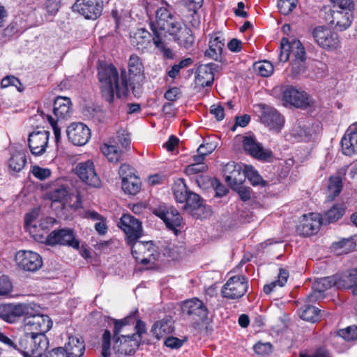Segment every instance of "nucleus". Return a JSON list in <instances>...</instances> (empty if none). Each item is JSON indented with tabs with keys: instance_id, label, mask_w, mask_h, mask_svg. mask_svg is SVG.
<instances>
[{
	"instance_id": "nucleus-55",
	"label": "nucleus",
	"mask_w": 357,
	"mask_h": 357,
	"mask_svg": "<svg viewBox=\"0 0 357 357\" xmlns=\"http://www.w3.org/2000/svg\"><path fill=\"white\" fill-rule=\"evenodd\" d=\"M245 178L250 181L252 185H258L261 184L264 181L258 172L252 167H246L245 172Z\"/></svg>"
},
{
	"instance_id": "nucleus-18",
	"label": "nucleus",
	"mask_w": 357,
	"mask_h": 357,
	"mask_svg": "<svg viewBox=\"0 0 357 357\" xmlns=\"http://www.w3.org/2000/svg\"><path fill=\"white\" fill-rule=\"evenodd\" d=\"M73 8L86 19L96 20L101 15L102 3L100 0H77Z\"/></svg>"
},
{
	"instance_id": "nucleus-61",
	"label": "nucleus",
	"mask_w": 357,
	"mask_h": 357,
	"mask_svg": "<svg viewBox=\"0 0 357 357\" xmlns=\"http://www.w3.org/2000/svg\"><path fill=\"white\" fill-rule=\"evenodd\" d=\"M12 284L5 275L0 276V296L9 294L12 290Z\"/></svg>"
},
{
	"instance_id": "nucleus-62",
	"label": "nucleus",
	"mask_w": 357,
	"mask_h": 357,
	"mask_svg": "<svg viewBox=\"0 0 357 357\" xmlns=\"http://www.w3.org/2000/svg\"><path fill=\"white\" fill-rule=\"evenodd\" d=\"M33 175L40 179L44 180L51 175V171L48 168H42L38 166H34L32 169Z\"/></svg>"
},
{
	"instance_id": "nucleus-43",
	"label": "nucleus",
	"mask_w": 357,
	"mask_h": 357,
	"mask_svg": "<svg viewBox=\"0 0 357 357\" xmlns=\"http://www.w3.org/2000/svg\"><path fill=\"white\" fill-rule=\"evenodd\" d=\"M342 188V178L339 176H331L328 181V198L331 200L339 195Z\"/></svg>"
},
{
	"instance_id": "nucleus-13",
	"label": "nucleus",
	"mask_w": 357,
	"mask_h": 357,
	"mask_svg": "<svg viewBox=\"0 0 357 357\" xmlns=\"http://www.w3.org/2000/svg\"><path fill=\"white\" fill-rule=\"evenodd\" d=\"M15 261L18 268L27 272H36L43 265L42 257L31 250H19L15 255Z\"/></svg>"
},
{
	"instance_id": "nucleus-24",
	"label": "nucleus",
	"mask_w": 357,
	"mask_h": 357,
	"mask_svg": "<svg viewBox=\"0 0 357 357\" xmlns=\"http://www.w3.org/2000/svg\"><path fill=\"white\" fill-rule=\"evenodd\" d=\"M243 146L247 153L258 160L268 161L272 158L271 151L264 149L261 144L252 137H244Z\"/></svg>"
},
{
	"instance_id": "nucleus-9",
	"label": "nucleus",
	"mask_w": 357,
	"mask_h": 357,
	"mask_svg": "<svg viewBox=\"0 0 357 357\" xmlns=\"http://www.w3.org/2000/svg\"><path fill=\"white\" fill-rule=\"evenodd\" d=\"M132 256L137 261L144 265H153L158 259L160 253L152 241H135L129 244Z\"/></svg>"
},
{
	"instance_id": "nucleus-2",
	"label": "nucleus",
	"mask_w": 357,
	"mask_h": 357,
	"mask_svg": "<svg viewBox=\"0 0 357 357\" xmlns=\"http://www.w3.org/2000/svg\"><path fill=\"white\" fill-rule=\"evenodd\" d=\"M98 77L102 95L109 103L114 101L115 95L117 98L126 96L132 84L126 71L122 70L119 77L116 68L112 64L101 66L98 70Z\"/></svg>"
},
{
	"instance_id": "nucleus-17",
	"label": "nucleus",
	"mask_w": 357,
	"mask_h": 357,
	"mask_svg": "<svg viewBox=\"0 0 357 357\" xmlns=\"http://www.w3.org/2000/svg\"><path fill=\"white\" fill-rule=\"evenodd\" d=\"M118 226L124 231L128 244L133 243L142 236L141 222L130 215H123L121 218Z\"/></svg>"
},
{
	"instance_id": "nucleus-37",
	"label": "nucleus",
	"mask_w": 357,
	"mask_h": 357,
	"mask_svg": "<svg viewBox=\"0 0 357 357\" xmlns=\"http://www.w3.org/2000/svg\"><path fill=\"white\" fill-rule=\"evenodd\" d=\"M100 149L103 155L112 162H117L121 159L123 152L115 145L105 143Z\"/></svg>"
},
{
	"instance_id": "nucleus-8",
	"label": "nucleus",
	"mask_w": 357,
	"mask_h": 357,
	"mask_svg": "<svg viewBox=\"0 0 357 357\" xmlns=\"http://www.w3.org/2000/svg\"><path fill=\"white\" fill-rule=\"evenodd\" d=\"M354 6L328 9L325 12L324 19L328 24L339 31L347 29L351 24Z\"/></svg>"
},
{
	"instance_id": "nucleus-26",
	"label": "nucleus",
	"mask_w": 357,
	"mask_h": 357,
	"mask_svg": "<svg viewBox=\"0 0 357 357\" xmlns=\"http://www.w3.org/2000/svg\"><path fill=\"white\" fill-rule=\"evenodd\" d=\"M50 133L46 130H40L31 133L29 136V147L33 155H40L45 152Z\"/></svg>"
},
{
	"instance_id": "nucleus-27",
	"label": "nucleus",
	"mask_w": 357,
	"mask_h": 357,
	"mask_svg": "<svg viewBox=\"0 0 357 357\" xmlns=\"http://www.w3.org/2000/svg\"><path fill=\"white\" fill-rule=\"evenodd\" d=\"M284 100L297 107H304L309 104L307 94L293 86H287L283 92Z\"/></svg>"
},
{
	"instance_id": "nucleus-57",
	"label": "nucleus",
	"mask_w": 357,
	"mask_h": 357,
	"mask_svg": "<svg viewBox=\"0 0 357 357\" xmlns=\"http://www.w3.org/2000/svg\"><path fill=\"white\" fill-rule=\"evenodd\" d=\"M61 6V0H46L44 8L49 15H55Z\"/></svg>"
},
{
	"instance_id": "nucleus-7",
	"label": "nucleus",
	"mask_w": 357,
	"mask_h": 357,
	"mask_svg": "<svg viewBox=\"0 0 357 357\" xmlns=\"http://www.w3.org/2000/svg\"><path fill=\"white\" fill-rule=\"evenodd\" d=\"M30 314H26L24 319L25 331H30L31 333L45 334L52 327V321L47 315L40 314L39 305L30 303Z\"/></svg>"
},
{
	"instance_id": "nucleus-6",
	"label": "nucleus",
	"mask_w": 357,
	"mask_h": 357,
	"mask_svg": "<svg viewBox=\"0 0 357 357\" xmlns=\"http://www.w3.org/2000/svg\"><path fill=\"white\" fill-rule=\"evenodd\" d=\"M172 190L176 201L183 204L184 210L191 213L193 216H200L197 211L202 210L203 208L202 200L199 195L188 190L183 179H176Z\"/></svg>"
},
{
	"instance_id": "nucleus-21",
	"label": "nucleus",
	"mask_w": 357,
	"mask_h": 357,
	"mask_svg": "<svg viewBox=\"0 0 357 357\" xmlns=\"http://www.w3.org/2000/svg\"><path fill=\"white\" fill-rule=\"evenodd\" d=\"M139 340L135 334L123 335L114 339V351L122 355H132L139 345Z\"/></svg>"
},
{
	"instance_id": "nucleus-42",
	"label": "nucleus",
	"mask_w": 357,
	"mask_h": 357,
	"mask_svg": "<svg viewBox=\"0 0 357 357\" xmlns=\"http://www.w3.org/2000/svg\"><path fill=\"white\" fill-rule=\"evenodd\" d=\"M33 352L43 353L48 346V340L45 334L31 333Z\"/></svg>"
},
{
	"instance_id": "nucleus-35",
	"label": "nucleus",
	"mask_w": 357,
	"mask_h": 357,
	"mask_svg": "<svg viewBox=\"0 0 357 357\" xmlns=\"http://www.w3.org/2000/svg\"><path fill=\"white\" fill-rule=\"evenodd\" d=\"M173 331L172 321L168 319H162L156 321L151 328V332L158 339L160 340L170 334Z\"/></svg>"
},
{
	"instance_id": "nucleus-30",
	"label": "nucleus",
	"mask_w": 357,
	"mask_h": 357,
	"mask_svg": "<svg viewBox=\"0 0 357 357\" xmlns=\"http://www.w3.org/2000/svg\"><path fill=\"white\" fill-rule=\"evenodd\" d=\"M152 41L151 33L144 29H139L130 35L131 45L142 52L150 47Z\"/></svg>"
},
{
	"instance_id": "nucleus-60",
	"label": "nucleus",
	"mask_w": 357,
	"mask_h": 357,
	"mask_svg": "<svg viewBox=\"0 0 357 357\" xmlns=\"http://www.w3.org/2000/svg\"><path fill=\"white\" fill-rule=\"evenodd\" d=\"M208 167L205 163H192L185 168V173L188 175H193L206 171Z\"/></svg>"
},
{
	"instance_id": "nucleus-32",
	"label": "nucleus",
	"mask_w": 357,
	"mask_h": 357,
	"mask_svg": "<svg viewBox=\"0 0 357 357\" xmlns=\"http://www.w3.org/2000/svg\"><path fill=\"white\" fill-rule=\"evenodd\" d=\"M213 63L200 65L196 71V83L202 86H210L214 80Z\"/></svg>"
},
{
	"instance_id": "nucleus-41",
	"label": "nucleus",
	"mask_w": 357,
	"mask_h": 357,
	"mask_svg": "<svg viewBox=\"0 0 357 357\" xmlns=\"http://www.w3.org/2000/svg\"><path fill=\"white\" fill-rule=\"evenodd\" d=\"M290 54L294 57L293 61H299L301 62L305 61V51L302 43L298 40H293L287 45Z\"/></svg>"
},
{
	"instance_id": "nucleus-51",
	"label": "nucleus",
	"mask_w": 357,
	"mask_h": 357,
	"mask_svg": "<svg viewBox=\"0 0 357 357\" xmlns=\"http://www.w3.org/2000/svg\"><path fill=\"white\" fill-rule=\"evenodd\" d=\"M154 36L153 37V43L162 53L165 57L166 58H172V52L169 48H167L164 43L162 40V38L166 36L165 35H158L157 36V33L155 31H153Z\"/></svg>"
},
{
	"instance_id": "nucleus-63",
	"label": "nucleus",
	"mask_w": 357,
	"mask_h": 357,
	"mask_svg": "<svg viewBox=\"0 0 357 357\" xmlns=\"http://www.w3.org/2000/svg\"><path fill=\"white\" fill-rule=\"evenodd\" d=\"M119 174L122 179V181H124L125 179H128V178L135 176L134 169L127 164H123L119 169Z\"/></svg>"
},
{
	"instance_id": "nucleus-19",
	"label": "nucleus",
	"mask_w": 357,
	"mask_h": 357,
	"mask_svg": "<svg viewBox=\"0 0 357 357\" xmlns=\"http://www.w3.org/2000/svg\"><path fill=\"white\" fill-rule=\"evenodd\" d=\"M322 224L320 214L317 213L305 214L301 218L297 231L304 236L312 235L318 232Z\"/></svg>"
},
{
	"instance_id": "nucleus-50",
	"label": "nucleus",
	"mask_w": 357,
	"mask_h": 357,
	"mask_svg": "<svg viewBox=\"0 0 357 357\" xmlns=\"http://www.w3.org/2000/svg\"><path fill=\"white\" fill-rule=\"evenodd\" d=\"M133 316L130 315L122 319H114V337L113 339H116V337H121L120 333L123 331V328L130 325L131 323V321L133 320Z\"/></svg>"
},
{
	"instance_id": "nucleus-16",
	"label": "nucleus",
	"mask_w": 357,
	"mask_h": 357,
	"mask_svg": "<svg viewBox=\"0 0 357 357\" xmlns=\"http://www.w3.org/2000/svg\"><path fill=\"white\" fill-rule=\"evenodd\" d=\"M75 174L85 184L93 188H99L101 181L96 174L93 162L88 160L79 162L75 169Z\"/></svg>"
},
{
	"instance_id": "nucleus-5",
	"label": "nucleus",
	"mask_w": 357,
	"mask_h": 357,
	"mask_svg": "<svg viewBox=\"0 0 357 357\" xmlns=\"http://www.w3.org/2000/svg\"><path fill=\"white\" fill-rule=\"evenodd\" d=\"M55 220L50 217H43L38 208H35L25 215L24 226L36 241L46 243L49 231Z\"/></svg>"
},
{
	"instance_id": "nucleus-33",
	"label": "nucleus",
	"mask_w": 357,
	"mask_h": 357,
	"mask_svg": "<svg viewBox=\"0 0 357 357\" xmlns=\"http://www.w3.org/2000/svg\"><path fill=\"white\" fill-rule=\"evenodd\" d=\"M70 357H82L85 350L82 338L75 336L69 337L68 343L63 348Z\"/></svg>"
},
{
	"instance_id": "nucleus-54",
	"label": "nucleus",
	"mask_w": 357,
	"mask_h": 357,
	"mask_svg": "<svg viewBox=\"0 0 357 357\" xmlns=\"http://www.w3.org/2000/svg\"><path fill=\"white\" fill-rule=\"evenodd\" d=\"M192 63V60L190 58L183 59L178 63L172 66L171 69L168 70L167 75L169 77L174 79L178 75L181 69L190 66Z\"/></svg>"
},
{
	"instance_id": "nucleus-29",
	"label": "nucleus",
	"mask_w": 357,
	"mask_h": 357,
	"mask_svg": "<svg viewBox=\"0 0 357 357\" xmlns=\"http://www.w3.org/2000/svg\"><path fill=\"white\" fill-rule=\"evenodd\" d=\"M313 132L305 123L298 122L289 130L285 137L292 142H306L310 139Z\"/></svg>"
},
{
	"instance_id": "nucleus-15",
	"label": "nucleus",
	"mask_w": 357,
	"mask_h": 357,
	"mask_svg": "<svg viewBox=\"0 0 357 357\" xmlns=\"http://www.w3.org/2000/svg\"><path fill=\"white\" fill-rule=\"evenodd\" d=\"M181 310L195 322L205 321L208 314L206 305L199 299L193 298L183 301L181 304Z\"/></svg>"
},
{
	"instance_id": "nucleus-53",
	"label": "nucleus",
	"mask_w": 357,
	"mask_h": 357,
	"mask_svg": "<svg viewBox=\"0 0 357 357\" xmlns=\"http://www.w3.org/2000/svg\"><path fill=\"white\" fill-rule=\"evenodd\" d=\"M297 6V0H278L280 12L284 15L291 13Z\"/></svg>"
},
{
	"instance_id": "nucleus-10",
	"label": "nucleus",
	"mask_w": 357,
	"mask_h": 357,
	"mask_svg": "<svg viewBox=\"0 0 357 357\" xmlns=\"http://www.w3.org/2000/svg\"><path fill=\"white\" fill-rule=\"evenodd\" d=\"M314 42L328 52H335L341 47L339 35L326 26H317L312 31Z\"/></svg>"
},
{
	"instance_id": "nucleus-28",
	"label": "nucleus",
	"mask_w": 357,
	"mask_h": 357,
	"mask_svg": "<svg viewBox=\"0 0 357 357\" xmlns=\"http://www.w3.org/2000/svg\"><path fill=\"white\" fill-rule=\"evenodd\" d=\"M342 153L346 155L357 154V123L351 125L341 140Z\"/></svg>"
},
{
	"instance_id": "nucleus-56",
	"label": "nucleus",
	"mask_w": 357,
	"mask_h": 357,
	"mask_svg": "<svg viewBox=\"0 0 357 357\" xmlns=\"http://www.w3.org/2000/svg\"><path fill=\"white\" fill-rule=\"evenodd\" d=\"M10 86H15L18 91H23V89L21 88L22 84L20 80L13 75L5 77L1 82V88H7Z\"/></svg>"
},
{
	"instance_id": "nucleus-48",
	"label": "nucleus",
	"mask_w": 357,
	"mask_h": 357,
	"mask_svg": "<svg viewBox=\"0 0 357 357\" xmlns=\"http://www.w3.org/2000/svg\"><path fill=\"white\" fill-rule=\"evenodd\" d=\"M255 70L262 77H268L273 73V64L267 61H262L255 64Z\"/></svg>"
},
{
	"instance_id": "nucleus-59",
	"label": "nucleus",
	"mask_w": 357,
	"mask_h": 357,
	"mask_svg": "<svg viewBox=\"0 0 357 357\" xmlns=\"http://www.w3.org/2000/svg\"><path fill=\"white\" fill-rule=\"evenodd\" d=\"M255 351L258 355H267L272 351V345L269 342H258L254 345Z\"/></svg>"
},
{
	"instance_id": "nucleus-46",
	"label": "nucleus",
	"mask_w": 357,
	"mask_h": 357,
	"mask_svg": "<svg viewBox=\"0 0 357 357\" xmlns=\"http://www.w3.org/2000/svg\"><path fill=\"white\" fill-rule=\"evenodd\" d=\"M19 349L24 356L33 354L31 333L26 331L19 340Z\"/></svg>"
},
{
	"instance_id": "nucleus-64",
	"label": "nucleus",
	"mask_w": 357,
	"mask_h": 357,
	"mask_svg": "<svg viewBox=\"0 0 357 357\" xmlns=\"http://www.w3.org/2000/svg\"><path fill=\"white\" fill-rule=\"evenodd\" d=\"M184 341V340L170 336L165 339V344L169 348L177 349L182 347Z\"/></svg>"
},
{
	"instance_id": "nucleus-40",
	"label": "nucleus",
	"mask_w": 357,
	"mask_h": 357,
	"mask_svg": "<svg viewBox=\"0 0 357 357\" xmlns=\"http://www.w3.org/2000/svg\"><path fill=\"white\" fill-rule=\"evenodd\" d=\"M128 65L130 75L132 77H141L143 75L144 66L137 55L131 54Z\"/></svg>"
},
{
	"instance_id": "nucleus-14",
	"label": "nucleus",
	"mask_w": 357,
	"mask_h": 357,
	"mask_svg": "<svg viewBox=\"0 0 357 357\" xmlns=\"http://www.w3.org/2000/svg\"><path fill=\"white\" fill-rule=\"evenodd\" d=\"M29 310H31L30 303L0 304V318L8 323L13 324L20 317H25L26 314H29Z\"/></svg>"
},
{
	"instance_id": "nucleus-36",
	"label": "nucleus",
	"mask_w": 357,
	"mask_h": 357,
	"mask_svg": "<svg viewBox=\"0 0 357 357\" xmlns=\"http://www.w3.org/2000/svg\"><path fill=\"white\" fill-rule=\"evenodd\" d=\"M305 305L299 312L300 317L307 321L316 322L320 317V310L310 305L306 300Z\"/></svg>"
},
{
	"instance_id": "nucleus-31",
	"label": "nucleus",
	"mask_w": 357,
	"mask_h": 357,
	"mask_svg": "<svg viewBox=\"0 0 357 357\" xmlns=\"http://www.w3.org/2000/svg\"><path fill=\"white\" fill-rule=\"evenodd\" d=\"M224 173L225 181L229 185L245 179V172L242 171L241 165L235 162H228L224 168Z\"/></svg>"
},
{
	"instance_id": "nucleus-49",
	"label": "nucleus",
	"mask_w": 357,
	"mask_h": 357,
	"mask_svg": "<svg viewBox=\"0 0 357 357\" xmlns=\"http://www.w3.org/2000/svg\"><path fill=\"white\" fill-rule=\"evenodd\" d=\"M112 335L109 331L105 330L102 336L101 354L103 357H109L111 355Z\"/></svg>"
},
{
	"instance_id": "nucleus-45",
	"label": "nucleus",
	"mask_w": 357,
	"mask_h": 357,
	"mask_svg": "<svg viewBox=\"0 0 357 357\" xmlns=\"http://www.w3.org/2000/svg\"><path fill=\"white\" fill-rule=\"evenodd\" d=\"M26 162V159L23 153H16L11 156L8 165L10 169L19 172L24 168Z\"/></svg>"
},
{
	"instance_id": "nucleus-39",
	"label": "nucleus",
	"mask_w": 357,
	"mask_h": 357,
	"mask_svg": "<svg viewBox=\"0 0 357 357\" xmlns=\"http://www.w3.org/2000/svg\"><path fill=\"white\" fill-rule=\"evenodd\" d=\"M344 209L340 204L334 205L321 217L323 224H329L339 220L344 214Z\"/></svg>"
},
{
	"instance_id": "nucleus-23",
	"label": "nucleus",
	"mask_w": 357,
	"mask_h": 357,
	"mask_svg": "<svg viewBox=\"0 0 357 357\" xmlns=\"http://www.w3.org/2000/svg\"><path fill=\"white\" fill-rule=\"evenodd\" d=\"M154 214L162 219L166 226L172 230L180 227L182 223V218L177 210L172 206L160 205L153 211Z\"/></svg>"
},
{
	"instance_id": "nucleus-3",
	"label": "nucleus",
	"mask_w": 357,
	"mask_h": 357,
	"mask_svg": "<svg viewBox=\"0 0 357 357\" xmlns=\"http://www.w3.org/2000/svg\"><path fill=\"white\" fill-rule=\"evenodd\" d=\"M332 287L337 289H351L357 295V271L352 270L349 275H333L315 279L312 283V292L307 296L308 303H314L321 297V293Z\"/></svg>"
},
{
	"instance_id": "nucleus-58",
	"label": "nucleus",
	"mask_w": 357,
	"mask_h": 357,
	"mask_svg": "<svg viewBox=\"0 0 357 357\" xmlns=\"http://www.w3.org/2000/svg\"><path fill=\"white\" fill-rule=\"evenodd\" d=\"M204 149H205V146L204 144H202L199 146V148L197 149V154L195 155L192 157V160H193L192 163H197V164L204 163V160L205 156L207 155L208 154L211 153L213 151L214 147L211 146L210 149L207 151H205Z\"/></svg>"
},
{
	"instance_id": "nucleus-34",
	"label": "nucleus",
	"mask_w": 357,
	"mask_h": 357,
	"mask_svg": "<svg viewBox=\"0 0 357 357\" xmlns=\"http://www.w3.org/2000/svg\"><path fill=\"white\" fill-rule=\"evenodd\" d=\"M224 46V40L220 36H212L208 42V48L205 51V56L215 61L218 60Z\"/></svg>"
},
{
	"instance_id": "nucleus-44",
	"label": "nucleus",
	"mask_w": 357,
	"mask_h": 357,
	"mask_svg": "<svg viewBox=\"0 0 357 357\" xmlns=\"http://www.w3.org/2000/svg\"><path fill=\"white\" fill-rule=\"evenodd\" d=\"M289 278V273L284 268H280L278 280L272 282L269 284H266L264 287V291L266 294H269L274 290L276 286L283 287L286 284Z\"/></svg>"
},
{
	"instance_id": "nucleus-22",
	"label": "nucleus",
	"mask_w": 357,
	"mask_h": 357,
	"mask_svg": "<svg viewBox=\"0 0 357 357\" xmlns=\"http://www.w3.org/2000/svg\"><path fill=\"white\" fill-rule=\"evenodd\" d=\"M261 109V122L268 127L270 130L279 132L284 123L283 116L275 109L268 105H262Z\"/></svg>"
},
{
	"instance_id": "nucleus-47",
	"label": "nucleus",
	"mask_w": 357,
	"mask_h": 357,
	"mask_svg": "<svg viewBox=\"0 0 357 357\" xmlns=\"http://www.w3.org/2000/svg\"><path fill=\"white\" fill-rule=\"evenodd\" d=\"M336 337L341 340L352 341L357 339V326H349L337 331Z\"/></svg>"
},
{
	"instance_id": "nucleus-12",
	"label": "nucleus",
	"mask_w": 357,
	"mask_h": 357,
	"mask_svg": "<svg viewBox=\"0 0 357 357\" xmlns=\"http://www.w3.org/2000/svg\"><path fill=\"white\" fill-rule=\"evenodd\" d=\"M248 284L245 276L238 275L231 277L222 288V295L228 299H238L248 291Z\"/></svg>"
},
{
	"instance_id": "nucleus-20",
	"label": "nucleus",
	"mask_w": 357,
	"mask_h": 357,
	"mask_svg": "<svg viewBox=\"0 0 357 357\" xmlns=\"http://www.w3.org/2000/svg\"><path fill=\"white\" fill-rule=\"evenodd\" d=\"M68 139L76 146L86 144L91 138V130L82 123H73L67 128Z\"/></svg>"
},
{
	"instance_id": "nucleus-4",
	"label": "nucleus",
	"mask_w": 357,
	"mask_h": 357,
	"mask_svg": "<svg viewBox=\"0 0 357 357\" xmlns=\"http://www.w3.org/2000/svg\"><path fill=\"white\" fill-rule=\"evenodd\" d=\"M46 196L52 202L59 203L62 208L70 207L77 209L81 207L79 194L76 195V201L72 203L73 195L70 188V183L63 178H58L50 185Z\"/></svg>"
},
{
	"instance_id": "nucleus-1",
	"label": "nucleus",
	"mask_w": 357,
	"mask_h": 357,
	"mask_svg": "<svg viewBox=\"0 0 357 357\" xmlns=\"http://www.w3.org/2000/svg\"><path fill=\"white\" fill-rule=\"evenodd\" d=\"M150 26L152 31L157 33V36H166L167 33L172 36L180 47L189 49L194 43L195 38L191 29L165 8L156 10L155 20L151 22Z\"/></svg>"
},
{
	"instance_id": "nucleus-11",
	"label": "nucleus",
	"mask_w": 357,
	"mask_h": 357,
	"mask_svg": "<svg viewBox=\"0 0 357 357\" xmlns=\"http://www.w3.org/2000/svg\"><path fill=\"white\" fill-rule=\"evenodd\" d=\"M53 112L57 120H54L50 115H47V119L52 128L55 142L57 144L61 139V129L58 122L59 120L65 119L70 116L71 112L70 98L63 96L57 97L54 102Z\"/></svg>"
},
{
	"instance_id": "nucleus-38",
	"label": "nucleus",
	"mask_w": 357,
	"mask_h": 357,
	"mask_svg": "<svg viewBox=\"0 0 357 357\" xmlns=\"http://www.w3.org/2000/svg\"><path fill=\"white\" fill-rule=\"evenodd\" d=\"M121 188L123 190L129 195H135L137 194L141 188L139 178L135 175L121 181Z\"/></svg>"
},
{
	"instance_id": "nucleus-52",
	"label": "nucleus",
	"mask_w": 357,
	"mask_h": 357,
	"mask_svg": "<svg viewBox=\"0 0 357 357\" xmlns=\"http://www.w3.org/2000/svg\"><path fill=\"white\" fill-rule=\"evenodd\" d=\"M235 190L243 201H247L250 199V189L243 185V181H238L230 185Z\"/></svg>"
},
{
	"instance_id": "nucleus-25",
	"label": "nucleus",
	"mask_w": 357,
	"mask_h": 357,
	"mask_svg": "<svg viewBox=\"0 0 357 357\" xmlns=\"http://www.w3.org/2000/svg\"><path fill=\"white\" fill-rule=\"evenodd\" d=\"M47 244L54 245L56 244L68 245L74 248H79V241L74 236L70 229H61L54 230L49 234L47 238Z\"/></svg>"
}]
</instances>
